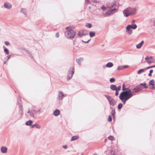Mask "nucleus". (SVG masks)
Instances as JSON below:
<instances>
[{"label": "nucleus", "instance_id": "f257e3e1", "mask_svg": "<svg viewBox=\"0 0 155 155\" xmlns=\"http://www.w3.org/2000/svg\"><path fill=\"white\" fill-rule=\"evenodd\" d=\"M137 10V9L135 8L129 7L123 10V13L124 16L127 17L130 15L136 14Z\"/></svg>", "mask_w": 155, "mask_h": 155}, {"label": "nucleus", "instance_id": "f03ea898", "mask_svg": "<svg viewBox=\"0 0 155 155\" xmlns=\"http://www.w3.org/2000/svg\"><path fill=\"white\" fill-rule=\"evenodd\" d=\"M65 29L67 30L64 32L65 37L68 39L73 38L75 35L74 31L72 30L71 26H69L65 28Z\"/></svg>", "mask_w": 155, "mask_h": 155}, {"label": "nucleus", "instance_id": "7ed1b4c3", "mask_svg": "<svg viewBox=\"0 0 155 155\" xmlns=\"http://www.w3.org/2000/svg\"><path fill=\"white\" fill-rule=\"evenodd\" d=\"M133 93L130 89L127 88L125 91L122 92L120 94L130 98L133 96Z\"/></svg>", "mask_w": 155, "mask_h": 155}, {"label": "nucleus", "instance_id": "20e7f679", "mask_svg": "<svg viewBox=\"0 0 155 155\" xmlns=\"http://www.w3.org/2000/svg\"><path fill=\"white\" fill-rule=\"evenodd\" d=\"M74 72V67H71L68 72L67 79L68 80L72 78Z\"/></svg>", "mask_w": 155, "mask_h": 155}, {"label": "nucleus", "instance_id": "39448f33", "mask_svg": "<svg viewBox=\"0 0 155 155\" xmlns=\"http://www.w3.org/2000/svg\"><path fill=\"white\" fill-rule=\"evenodd\" d=\"M104 96L107 99L110 105L114 106L115 105L116 103V101L110 96L107 95H105Z\"/></svg>", "mask_w": 155, "mask_h": 155}, {"label": "nucleus", "instance_id": "423d86ee", "mask_svg": "<svg viewBox=\"0 0 155 155\" xmlns=\"http://www.w3.org/2000/svg\"><path fill=\"white\" fill-rule=\"evenodd\" d=\"M118 9L116 8L110 9L107 11L104 14L105 17L110 16L114 14L117 11Z\"/></svg>", "mask_w": 155, "mask_h": 155}, {"label": "nucleus", "instance_id": "0eeeda50", "mask_svg": "<svg viewBox=\"0 0 155 155\" xmlns=\"http://www.w3.org/2000/svg\"><path fill=\"white\" fill-rule=\"evenodd\" d=\"M40 110H29L27 112V113H29L30 117L34 118L35 115L38 113L40 112Z\"/></svg>", "mask_w": 155, "mask_h": 155}, {"label": "nucleus", "instance_id": "6e6552de", "mask_svg": "<svg viewBox=\"0 0 155 155\" xmlns=\"http://www.w3.org/2000/svg\"><path fill=\"white\" fill-rule=\"evenodd\" d=\"M119 97L120 99L122 101L123 103L124 104H125L126 101L130 98L122 94L121 95L120 94L119 95Z\"/></svg>", "mask_w": 155, "mask_h": 155}, {"label": "nucleus", "instance_id": "1a4fd4ad", "mask_svg": "<svg viewBox=\"0 0 155 155\" xmlns=\"http://www.w3.org/2000/svg\"><path fill=\"white\" fill-rule=\"evenodd\" d=\"M142 89V87H140V86L137 85L135 88L132 89V93H138Z\"/></svg>", "mask_w": 155, "mask_h": 155}, {"label": "nucleus", "instance_id": "9d476101", "mask_svg": "<svg viewBox=\"0 0 155 155\" xmlns=\"http://www.w3.org/2000/svg\"><path fill=\"white\" fill-rule=\"evenodd\" d=\"M66 95H64L61 92L59 91L58 92V98L60 100H62Z\"/></svg>", "mask_w": 155, "mask_h": 155}, {"label": "nucleus", "instance_id": "9b49d317", "mask_svg": "<svg viewBox=\"0 0 155 155\" xmlns=\"http://www.w3.org/2000/svg\"><path fill=\"white\" fill-rule=\"evenodd\" d=\"M130 25H128L126 27V32L128 35H131L132 33V31L130 29Z\"/></svg>", "mask_w": 155, "mask_h": 155}, {"label": "nucleus", "instance_id": "f8f14e48", "mask_svg": "<svg viewBox=\"0 0 155 155\" xmlns=\"http://www.w3.org/2000/svg\"><path fill=\"white\" fill-rule=\"evenodd\" d=\"M4 5L5 8L8 9H10L11 8L12 6V5L11 4L8 2L5 3L4 4Z\"/></svg>", "mask_w": 155, "mask_h": 155}, {"label": "nucleus", "instance_id": "ddd939ff", "mask_svg": "<svg viewBox=\"0 0 155 155\" xmlns=\"http://www.w3.org/2000/svg\"><path fill=\"white\" fill-rule=\"evenodd\" d=\"M78 35L80 37H82L83 36L88 35V34L87 33H84L83 31H79L78 33Z\"/></svg>", "mask_w": 155, "mask_h": 155}, {"label": "nucleus", "instance_id": "4468645a", "mask_svg": "<svg viewBox=\"0 0 155 155\" xmlns=\"http://www.w3.org/2000/svg\"><path fill=\"white\" fill-rule=\"evenodd\" d=\"M154 81L153 79H152L150 80L149 82V85H151L152 86L150 88L153 89V88H154Z\"/></svg>", "mask_w": 155, "mask_h": 155}, {"label": "nucleus", "instance_id": "2eb2a0df", "mask_svg": "<svg viewBox=\"0 0 155 155\" xmlns=\"http://www.w3.org/2000/svg\"><path fill=\"white\" fill-rule=\"evenodd\" d=\"M116 5V4L114 2H113L107 5V7L108 8H112Z\"/></svg>", "mask_w": 155, "mask_h": 155}, {"label": "nucleus", "instance_id": "dca6fc26", "mask_svg": "<svg viewBox=\"0 0 155 155\" xmlns=\"http://www.w3.org/2000/svg\"><path fill=\"white\" fill-rule=\"evenodd\" d=\"M1 150L2 153H5L7 152V148L5 147H2Z\"/></svg>", "mask_w": 155, "mask_h": 155}, {"label": "nucleus", "instance_id": "f3484780", "mask_svg": "<svg viewBox=\"0 0 155 155\" xmlns=\"http://www.w3.org/2000/svg\"><path fill=\"white\" fill-rule=\"evenodd\" d=\"M60 113V111L58 109H56L54 112V116H58Z\"/></svg>", "mask_w": 155, "mask_h": 155}, {"label": "nucleus", "instance_id": "a211bd4d", "mask_svg": "<svg viewBox=\"0 0 155 155\" xmlns=\"http://www.w3.org/2000/svg\"><path fill=\"white\" fill-rule=\"evenodd\" d=\"M144 43L143 41H142L140 43L137 45L136 47L137 48L139 49L141 48Z\"/></svg>", "mask_w": 155, "mask_h": 155}, {"label": "nucleus", "instance_id": "6ab92c4d", "mask_svg": "<svg viewBox=\"0 0 155 155\" xmlns=\"http://www.w3.org/2000/svg\"><path fill=\"white\" fill-rule=\"evenodd\" d=\"M110 88L113 91H115L117 90V87L115 85H111L110 86Z\"/></svg>", "mask_w": 155, "mask_h": 155}, {"label": "nucleus", "instance_id": "aec40b11", "mask_svg": "<svg viewBox=\"0 0 155 155\" xmlns=\"http://www.w3.org/2000/svg\"><path fill=\"white\" fill-rule=\"evenodd\" d=\"M83 60V58H78V59H77L76 60V61L78 64L80 65L81 64V61Z\"/></svg>", "mask_w": 155, "mask_h": 155}, {"label": "nucleus", "instance_id": "412c9836", "mask_svg": "<svg viewBox=\"0 0 155 155\" xmlns=\"http://www.w3.org/2000/svg\"><path fill=\"white\" fill-rule=\"evenodd\" d=\"M31 127L32 128L36 127L38 129H40L41 127L40 125L36 124H33Z\"/></svg>", "mask_w": 155, "mask_h": 155}, {"label": "nucleus", "instance_id": "4be33fe9", "mask_svg": "<svg viewBox=\"0 0 155 155\" xmlns=\"http://www.w3.org/2000/svg\"><path fill=\"white\" fill-rule=\"evenodd\" d=\"M33 123V122L31 120H30L26 122V125L27 126H31Z\"/></svg>", "mask_w": 155, "mask_h": 155}, {"label": "nucleus", "instance_id": "5701e85b", "mask_svg": "<svg viewBox=\"0 0 155 155\" xmlns=\"http://www.w3.org/2000/svg\"><path fill=\"white\" fill-rule=\"evenodd\" d=\"M79 137L78 136H74L72 137L71 139V141H73L75 140L78 139Z\"/></svg>", "mask_w": 155, "mask_h": 155}, {"label": "nucleus", "instance_id": "b1692460", "mask_svg": "<svg viewBox=\"0 0 155 155\" xmlns=\"http://www.w3.org/2000/svg\"><path fill=\"white\" fill-rule=\"evenodd\" d=\"M146 84L145 82H144L143 83H142L138 85V86H140V87H141V86H143L145 88H147L148 87L146 86Z\"/></svg>", "mask_w": 155, "mask_h": 155}, {"label": "nucleus", "instance_id": "393cba45", "mask_svg": "<svg viewBox=\"0 0 155 155\" xmlns=\"http://www.w3.org/2000/svg\"><path fill=\"white\" fill-rule=\"evenodd\" d=\"M130 27L131 28L134 29L137 28V25L135 24H132L131 25H130Z\"/></svg>", "mask_w": 155, "mask_h": 155}, {"label": "nucleus", "instance_id": "a878e982", "mask_svg": "<svg viewBox=\"0 0 155 155\" xmlns=\"http://www.w3.org/2000/svg\"><path fill=\"white\" fill-rule=\"evenodd\" d=\"M113 66V64L111 62H109L107 63L106 65V67L108 68H110Z\"/></svg>", "mask_w": 155, "mask_h": 155}, {"label": "nucleus", "instance_id": "bb28decb", "mask_svg": "<svg viewBox=\"0 0 155 155\" xmlns=\"http://www.w3.org/2000/svg\"><path fill=\"white\" fill-rule=\"evenodd\" d=\"M89 35L91 37H92L95 35V33L94 31L90 32L89 33Z\"/></svg>", "mask_w": 155, "mask_h": 155}, {"label": "nucleus", "instance_id": "cd10ccee", "mask_svg": "<svg viewBox=\"0 0 155 155\" xmlns=\"http://www.w3.org/2000/svg\"><path fill=\"white\" fill-rule=\"evenodd\" d=\"M115 109H113L111 111V114L113 118H114V117L115 114Z\"/></svg>", "mask_w": 155, "mask_h": 155}, {"label": "nucleus", "instance_id": "c85d7f7f", "mask_svg": "<svg viewBox=\"0 0 155 155\" xmlns=\"http://www.w3.org/2000/svg\"><path fill=\"white\" fill-rule=\"evenodd\" d=\"M21 11L25 15H26V11L25 9L22 8L21 10Z\"/></svg>", "mask_w": 155, "mask_h": 155}, {"label": "nucleus", "instance_id": "c756f323", "mask_svg": "<svg viewBox=\"0 0 155 155\" xmlns=\"http://www.w3.org/2000/svg\"><path fill=\"white\" fill-rule=\"evenodd\" d=\"M144 69H140L138 71H137V73L138 74H140L142 72H143L144 71Z\"/></svg>", "mask_w": 155, "mask_h": 155}, {"label": "nucleus", "instance_id": "7c9ffc66", "mask_svg": "<svg viewBox=\"0 0 155 155\" xmlns=\"http://www.w3.org/2000/svg\"><path fill=\"white\" fill-rule=\"evenodd\" d=\"M123 107V104L122 103L119 104L118 105V109L119 110L120 109Z\"/></svg>", "mask_w": 155, "mask_h": 155}, {"label": "nucleus", "instance_id": "2f4dec72", "mask_svg": "<svg viewBox=\"0 0 155 155\" xmlns=\"http://www.w3.org/2000/svg\"><path fill=\"white\" fill-rule=\"evenodd\" d=\"M4 52L7 54H9V51L6 48H5L4 50Z\"/></svg>", "mask_w": 155, "mask_h": 155}, {"label": "nucleus", "instance_id": "473e14b6", "mask_svg": "<svg viewBox=\"0 0 155 155\" xmlns=\"http://www.w3.org/2000/svg\"><path fill=\"white\" fill-rule=\"evenodd\" d=\"M86 26L87 27L90 28L92 27V25L91 24L87 23L86 24Z\"/></svg>", "mask_w": 155, "mask_h": 155}, {"label": "nucleus", "instance_id": "72a5a7b5", "mask_svg": "<svg viewBox=\"0 0 155 155\" xmlns=\"http://www.w3.org/2000/svg\"><path fill=\"white\" fill-rule=\"evenodd\" d=\"M108 139L111 140H114V137L113 136H109L108 137Z\"/></svg>", "mask_w": 155, "mask_h": 155}, {"label": "nucleus", "instance_id": "f704fd0d", "mask_svg": "<svg viewBox=\"0 0 155 155\" xmlns=\"http://www.w3.org/2000/svg\"><path fill=\"white\" fill-rule=\"evenodd\" d=\"M117 69L118 70H122L123 69V65L120 66L118 67Z\"/></svg>", "mask_w": 155, "mask_h": 155}, {"label": "nucleus", "instance_id": "c9c22d12", "mask_svg": "<svg viewBox=\"0 0 155 155\" xmlns=\"http://www.w3.org/2000/svg\"><path fill=\"white\" fill-rule=\"evenodd\" d=\"M115 79L114 78H111L110 79V81L111 83H113L115 81Z\"/></svg>", "mask_w": 155, "mask_h": 155}, {"label": "nucleus", "instance_id": "e433bc0d", "mask_svg": "<svg viewBox=\"0 0 155 155\" xmlns=\"http://www.w3.org/2000/svg\"><path fill=\"white\" fill-rule=\"evenodd\" d=\"M27 53L29 54L28 56L29 57H30V58H32V55H31V52L30 51H27Z\"/></svg>", "mask_w": 155, "mask_h": 155}, {"label": "nucleus", "instance_id": "4c0bfd02", "mask_svg": "<svg viewBox=\"0 0 155 155\" xmlns=\"http://www.w3.org/2000/svg\"><path fill=\"white\" fill-rule=\"evenodd\" d=\"M125 85L124 84H123V86H122V90L123 91H125L126 89H127V88H125Z\"/></svg>", "mask_w": 155, "mask_h": 155}, {"label": "nucleus", "instance_id": "58836bf2", "mask_svg": "<svg viewBox=\"0 0 155 155\" xmlns=\"http://www.w3.org/2000/svg\"><path fill=\"white\" fill-rule=\"evenodd\" d=\"M112 118L110 115H109L108 116V120L109 122H110L112 121Z\"/></svg>", "mask_w": 155, "mask_h": 155}, {"label": "nucleus", "instance_id": "ea45409f", "mask_svg": "<svg viewBox=\"0 0 155 155\" xmlns=\"http://www.w3.org/2000/svg\"><path fill=\"white\" fill-rule=\"evenodd\" d=\"M154 67V65L153 66H148L146 68H145V70H147V69H149V68H153Z\"/></svg>", "mask_w": 155, "mask_h": 155}, {"label": "nucleus", "instance_id": "a19ab883", "mask_svg": "<svg viewBox=\"0 0 155 155\" xmlns=\"http://www.w3.org/2000/svg\"><path fill=\"white\" fill-rule=\"evenodd\" d=\"M101 9L103 10H105L106 9V7L104 5H103L101 7Z\"/></svg>", "mask_w": 155, "mask_h": 155}, {"label": "nucleus", "instance_id": "79ce46f5", "mask_svg": "<svg viewBox=\"0 0 155 155\" xmlns=\"http://www.w3.org/2000/svg\"><path fill=\"white\" fill-rule=\"evenodd\" d=\"M153 59H150L149 61H147V62L149 63H151L152 62H153Z\"/></svg>", "mask_w": 155, "mask_h": 155}, {"label": "nucleus", "instance_id": "37998d69", "mask_svg": "<svg viewBox=\"0 0 155 155\" xmlns=\"http://www.w3.org/2000/svg\"><path fill=\"white\" fill-rule=\"evenodd\" d=\"M121 88V87L120 86H119L117 87V89H116L117 90H117L118 91H119L120 90Z\"/></svg>", "mask_w": 155, "mask_h": 155}, {"label": "nucleus", "instance_id": "c03bdc74", "mask_svg": "<svg viewBox=\"0 0 155 155\" xmlns=\"http://www.w3.org/2000/svg\"><path fill=\"white\" fill-rule=\"evenodd\" d=\"M115 91H116V92H115V95L116 96H117L118 95V94H119V92H118L119 91H118L117 90H115Z\"/></svg>", "mask_w": 155, "mask_h": 155}, {"label": "nucleus", "instance_id": "a18cd8bd", "mask_svg": "<svg viewBox=\"0 0 155 155\" xmlns=\"http://www.w3.org/2000/svg\"><path fill=\"white\" fill-rule=\"evenodd\" d=\"M18 103H20L21 102V99L20 98H18Z\"/></svg>", "mask_w": 155, "mask_h": 155}, {"label": "nucleus", "instance_id": "49530a36", "mask_svg": "<svg viewBox=\"0 0 155 155\" xmlns=\"http://www.w3.org/2000/svg\"><path fill=\"white\" fill-rule=\"evenodd\" d=\"M123 69L127 68L128 67V66L127 65H123Z\"/></svg>", "mask_w": 155, "mask_h": 155}, {"label": "nucleus", "instance_id": "de8ad7c7", "mask_svg": "<svg viewBox=\"0 0 155 155\" xmlns=\"http://www.w3.org/2000/svg\"><path fill=\"white\" fill-rule=\"evenodd\" d=\"M55 36L57 38H58L59 36V34L58 33H56L55 35Z\"/></svg>", "mask_w": 155, "mask_h": 155}, {"label": "nucleus", "instance_id": "09e8293b", "mask_svg": "<svg viewBox=\"0 0 155 155\" xmlns=\"http://www.w3.org/2000/svg\"><path fill=\"white\" fill-rule=\"evenodd\" d=\"M90 40H88L87 41H84L83 40H82V41L83 42H84L85 43H87L90 41Z\"/></svg>", "mask_w": 155, "mask_h": 155}, {"label": "nucleus", "instance_id": "8fccbe9b", "mask_svg": "<svg viewBox=\"0 0 155 155\" xmlns=\"http://www.w3.org/2000/svg\"><path fill=\"white\" fill-rule=\"evenodd\" d=\"M5 44L6 45H8L9 44V43L7 41H5Z\"/></svg>", "mask_w": 155, "mask_h": 155}, {"label": "nucleus", "instance_id": "3c124183", "mask_svg": "<svg viewBox=\"0 0 155 155\" xmlns=\"http://www.w3.org/2000/svg\"><path fill=\"white\" fill-rule=\"evenodd\" d=\"M145 59L146 60H149L150 59V58H149V57H148V56H147L145 58Z\"/></svg>", "mask_w": 155, "mask_h": 155}, {"label": "nucleus", "instance_id": "603ef678", "mask_svg": "<svg viewBox=\"0 0 155 155\" xmlns=\"http://www.w3.org/2000/svg\"><path fill=\"white\" fill-rule=\"evenodd\" d=\"M63 147L64 148V149H66V148H67V146L66 145H64V146H63Z\"/></svg>", "mask_w": 155, "mask_h": 155}, {"label": "nucleus", "instance_id": "864d4df0", "mask_svg": "<svg viewBox=\"0 0 155 155\" xmlns=\"http://www.w3.org/2000/svg\"><path fill=\"white\" fill-rule=\"evenodd\" d=\"M148 75L149 76H150V77L151 76H152L151 73H150L149 74H148Z\"/></svg>", "mask_w": 155, "mask_h": 155}, {"label": "nucleus", "instance_id": "5fc2aeb1", "mask_svg": "<svg viewBox=\"0 0 155 155\" xmlns=\"http://www.w3.org/2000/svg\"><path fill=\"white\" fill-rule=\"evenodd\" d=\"M153 72V70H150V73H152Z\"/></svg>", "mask_w": 155, "mask_h": 155}, {"label": "nucleus", "instance_id": "6e6d98bb", "mask_svg": "<svg viewBox=\"0 0 155 155\" xmlns=\"http://www.w3.org/2000/svg\"><path fill=\"white\" fill-rule=\"evenodd\" d=\"M135 22V21L134 20H132V23L133 24Z\"/></svg>", "mask_w": 155, "mask_h": 155}, {"label": "nucleus", "instance_id": "4d7b16f0", "mask_svg": "<svg viewBox=\"0 0 155 155\" xmlns=\"http://www.w3.org/2000/svg\"><path fill=\"white\" fill-rule=\"evenodd\" d=\"M10 56H7L8 57V58L7 59V60H8L10 58Z\"/></svg>", "mask_w": 155, "mask_h": 155}, {"label": "nucleus", "instance_id": "13d9d810", "mask_svg": "<svg viewBox=\"0 0 155 155\" xmlns=\"http://www.w3.org/2000/svg\"><path fill=\"white\" fill-rule=\"evenodd\" d=\"M149 58H150V59H153L152 57L151 56L149 57Z\"/></svg>", "mask_w": 155, "mask_h": 155}, {"label": "nucleus", "instance_id": "bf43d9fd", "mask_svg": "<svg viewBox=\"0 0 155 155\" xmlns=\"http://www.w3.org/2000/svg\"><path fill=\"white\" fill-rule=\"evenodd\" d=\"M86 1L88 3L90 2V1L89 0H86Z\"/></svg>", "mask_w": 155, "mask_h": 155}, {"label": "nucleus", "instance_id": "052dcab7", "mask_svg": "<svg viewBox=\"0 0 155 155\" xmlns=\"http://www.w3.org/2000/svg\"><path fill=\"white\" fill-rule=\"evenodd\" d=\"M94 155H98L97 153H95L94 154Z\"/></svg>", "mask_w": 155, "mask_h": 155}, {"label": "nucleus", "instance_id": "680f3d73", "mask_svg": "<svg viewBox=\"0 0 155 155\" xmlns=\"http://www.w3.org/2000/svg\"><path fill=\"white\" fill-rule=\"evenodd\" d=\"M154 67H155V65H154Z\"/></svg>", "mask_w": 155, "mask_h": 155}, {"label": "nucleus", "instance_id": "e2e57ef3", "mask_svg": "<svg viewBox=\"0 0 155 155\" xmlns=\"http://www.w3.org/2000/svg\"><path fill=\"white\" fill-rule=\"evenodd\" d=\"M6 62L5 61V62L4 63V64H5V63H6Z\"/></svg>", "mask_w": 155, "mask_h": 155}]
</instances>
